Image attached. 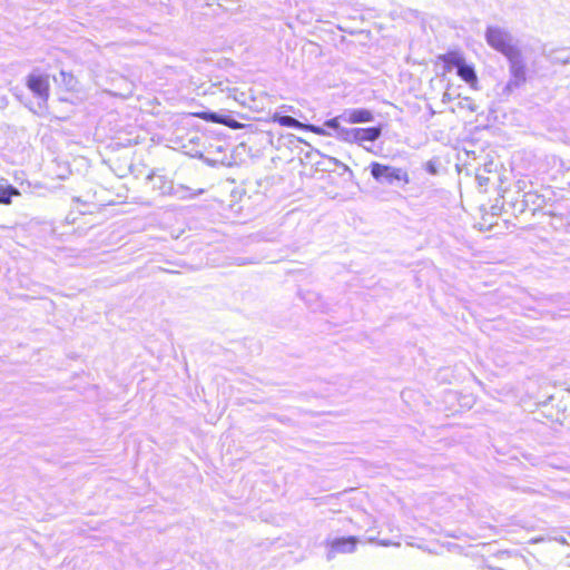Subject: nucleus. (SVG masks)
I'll list each match as a JSON object with an SVG mask.
<instances>
[{"label": "nucleus", "instance_id": "9b49d317", "mask_svg": "<svg viewBox=\"0 0 570 570\" xmlns=\"http://www.w3.org/2000/svg\"><path fill=\"white\" fill-rule=\"evenodd\" d=\"M374 119L373 112L368 109H353L346 115V121L348 124H363L370 122Z\"/></svg>", "mask_w": 570, "mask_h": 570}, {"label": "nucleus", "instance_id": "20e7f679", "mask_svg": "<svg viewBox=\"0 0 570 570\" xmlns=\"http://www.w3.org/2000/svg\"><path fill=\"white\" fill-rule=\"evenodd\" d=\"M358 539L355 535L335 538L327 542L330 557L353 553L356 550Z\"/></svg>", "mask_w": 570, "mask_h": 570}, {"label": "nucleus", "instance_id": "2eb2a0df", "mask_svg": "<svg viewBox=\"0 0 570 570\" xmlns=\"http://www.w3.org/2000/svg\"><path fill=\"white\" fill-rule=\"evenodd\" d=\"M325 125L327 127H331L333 129H337L340 127V122H338V119L337 118H332V119H328Z\"/></svg>", "mask_w": 570, "mask_h": 570}, {"label": "nucleus", "instance_id": "9d476101", "mask_svg": "<svg viewBox=\"0 0 570 570\" xmlns=\"http://www.w3.org/2000/svg\"><path fill=\"white\" fill-rule=\"evenodd\" d=\"M463 59V55L455 50H451L438 56V61L442 63L444 73L456 69Z\"/></svg>", "mask_w": 570, "mask_h": 570}, {"label": "nucleus", "instance_id": "1a4fd4ad", "mask_svg": "<svg viewBox=\"0 0 570 570\" xmlns=\"http://www.w3.org/2000/svg\"><path fill=\"white\" fill-rule=\"evenodd\" d=\"M458 76L472 89H478V76L474 66L468 63L465 58L456 68Z\"/></svg>", "mask_w": 570, "mask_h": 570}, {"label": "nucleus", "instance_id": "7ed1b4c3", "mask_svg": "<svg viewBox=\"0 0 570 570\" xmlns=\"http://www.w3.org/2000/svg\"><path fill=\"white\" fill-rule=\"evenodd\" d=\"M26 86L43 105L50 97V78L48 75L32 72L26 79Z\"/></svg>", "mask_w": 570, "mask_h": 570}, {"label": "nucleus", "instance_id": "ddd939ff", "mask_svg": "<svg viewBox=\"0 0 570 570\" xmlns=\"http://www.w3.org/2000/svg\"><path fill=\"white\" fill-rule=\"evenodd\" d=\"M61 81L68 91H73L77 87V79L71 72L60 71Z\"/></svg>", "mask_w": 570, "mask_h": 570}, {"label": "nucleus", "instance_id": "f03ea898", "mask_svg": "<svg viewBox=\"0 0 570 570\" xmlns=\"http://www.w3.org/2000/svg\"><path fill=\"white\" fill-rule=\"evenodd\" d=\"M370 170L372 177L377 181H385L389 184H392L394 181L409 184L410 181L409 174L403 168H396L390 165H384L374 161L370 165Z\"/></svg>", "mask_w": 570, "mask_h": 570}, {"label": "nucleus", "instance_id": "0eeeda50", "mask_svg": "<svg viewBox=\"0 0 570 570\" xmlns=\"http://www.w3.org/2000/svg\"><path fill=\"white\" fill-rule=\"evenodd\" d=\"M381 127L353 128L350 131L352 141L363 144L366 141H375L381 136Z\"/></svg>", "mask_w": 570, "mask_h": 570}, {"label": "nucleus", "instance_id": "4468645a", "mask_svg": "<svg viewBox=\"0 0 570 570\" xmlns=\"http://www.w3.org/2000/svg\"><path fill=\"white\" fill-rule=\"evenodd\" d=\"M425 170L431 175H435L438 173V168L433 161H428L425 164Z\"/></svg>", "mask_w": 570, "mask_h": 570}, {"label": "nucleus", "instance_id": "6e6552de", "mask_svg": "<svg viewBox=\"0 0 570 570\" xmlns=\"http://www.w3.org/2000/svg\"><path fill=\"white\" fill-rule=\"evenodd\" d=\"M510 61L511 80L510 86L519 87L527 81L525 66L520 58L508 59Z\"/></svg>", "mask_w": 570, "mask_h": 570}, {"label": "nucleus", "instance_id": "423d86ee", "mask_svg": "<svg viewBox=\"0 0 570 570\" xmlns=\"http://www.w3.org/2000/svg\"><path fill=\"white\" fill-rule=\"evenodd\" d=\"M191 116L208 122L224 125L230 129H243L246 127L245 124H242L229 116H223L212 111L191 112Z\"/></svg>", "mask_w": 570, "mask_h": 570}, {"label": "nucleus", "instance_id": "39448f33", "mask_svg": "<svg viewBox=\"0 0 570 570\" xmlns=\"http://www.w3.org/2000/svg\"><path fill=\"white\" fill-rule=\"evenodd\" d=\"M272 120L283 127L298 128L321 136L327 135V132L322 127L309 124H303L297 119L293 118L292 116L274 114L272 116Z\"/></svg>", "mask_w": 570, "mask_h": 570}, {"label": "nucleus", "instance_id": "f257e3e1", "mask_svg": "<svg viewBox=\"0 0 570 570\" xmlns=\"http://www.w3.org/2000/svg\"><path fill=\"white\" fill-rule=\"evenodd\" d=\"M485 39L490 47L504 55L508 59L520 58V50L513 45L508 32L499 27H489Z\"/></svg>", "mask_w": 570, "mask_h": 570}, {"label": "nucleus", "instance_id": "f8f14e48", "mask_svg": "<svg viewBox=\"0 0 570 570\" xmlns=\"http://www.w3.org/2000/svg\"><path fill=\"white\" fill-rule=\"evenodd\" d=\"M20 191L11 185L0 186V204L10 205L13 196H19Z\"/></svg>", "mask_w": 570, "mask_h": 570}]
</instances>
